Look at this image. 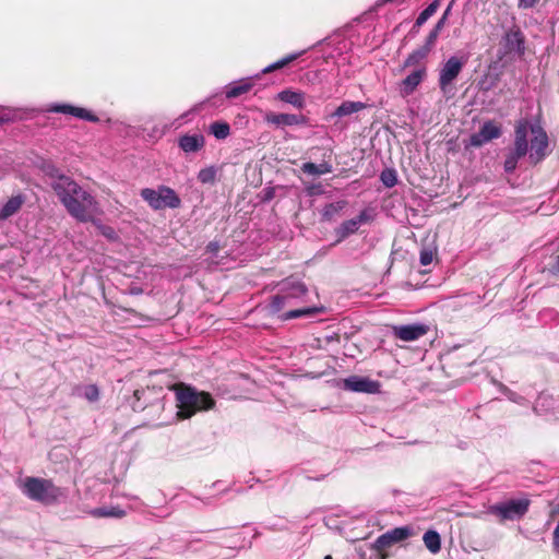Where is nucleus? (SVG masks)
Instances as JSON below:
<instances>
[{
    "instance_id": "1",
    "label": "nucleus",
    "mask_w": 559,
    "mask_h": 559,
    "mask_svg": "<svg viewBox=\"0 0 559 559\" xmlns=\"http://www.w3.org/2000/svg\"><path fill=\"white\" fill-rule=\"evenodd\" d=\"M47 174L56 177L51 187L68 213L82 223L94 222L99 214L95 198L79 186L72 178L59 175L53 165L47 167Z\"/></svg>"
},
{
    "instance_id": "2",
    "label": "nucleus",
    "mask_w": 559,
    "mask_h": 559,
    "mask_svg": "<svg viewBox=\"0 0 559 559\" xmlns=\"http://www.w3.org/2000/svg\"><path fill=\"white\" fill-rule=\"evenodd\" d=\"M171 391L176 394L177 416L180 419H188L200 411L210 408V393L198 391L186 383H175Z\"/></svg>"
},
{
    "instance_id": "3",
    "label": "nucleus",
    "mask_w": 559,
    "mask_h": 559,
    "mask_svg": "<svg viewBox=\"0 0 559 559\" xmlns=\"http://www.w3.org/2000/svg\"><path fill=\"white\" fill-rule=\"evenodd\" d=\"M22 492L31 500L46 506L58 502L62 496L60 487L56 486L51 479L41 477H26L20 486Z\"/></svg>"
},
{
    "instance_id": "4",
    "label": "nucleus",
    "mask_w": 559,
    "mask_h": 559,
    "mask_svg": "<svg viewBox=\"0 0 559 559\" xmlns=\"http://www.w3.org/2000/svg\"><path fill=\"white\" fill-rule=\"evenodd\" d=\"M530 500L519 499L493 504L488 511L500 519V521L515 520L522 518L528 510Z\"/></svg>"
},
{
    "instance_id": "5",
    "label": "nucleus",
    "mask_w": 559,
    "mask_h": 559,
    "mask_svg": "<svg viewBox=\"0 0 559 559\" xmlns=\"http://www.w3.org/2000/svg\"><path fill=\"white\" fill-rule=\"evenodd\" d=\"M374 218L373 211L371 209L362 210L356 217L344 221L336 229L335 235L337 241H342L358 231L361 224L372 222Z\"/></svg>"
},
{
    "instance_id": "6",
    "label": "nucleus",
    "mask_w": 559,
    "mask_h": 559,
    "mask_svg": "<svg viewBox=\"0 0 559 559\" xmlns=\"http://www.w3.org/2000/svg\"><path fill=\"white\" fill-rule=\"evenodd\" d=\"M530 130L533 134L530 146V159L532 163L537 164L546 156L548 136L540 126H531Z\"/></svg>"
},
{
    "instance_id": "7",
    "label": "nucleus",
    "mask_w": 559,
    "mask_h": 559,
    "mask_svg": "<svg viewBox=\"0 0 559 559\" xmlns=\"http://www.w3.org/2000/svg\"><path fill=\"white\" fill-rule=\"evenodd\" d=\"M464 67V61L453 56L447 60L439 73V86L443 93L448 92L449 86L459 76Z\"/></svg>"
},
{
    "instance_id": "8",
    "label": "nucleus",
    "mask_w": 559,
    "mask_h": 559,
    "mask_svg": "<svg viewBox=\"0 0 559 559\" xmlns=\"http://www.w3.org/2000/svg\"><path fill=\"white\" fill-rule=\"evenodd\" d=\"M413 535V530L409 526L395 527L386 533L380 535L376 542L373 547L381 551L388 547H391L393 544L403 542Z\"/></svg>"
},
{
    "instance_id": "9",
    "label": "nucleus",
    "mask_w": 559,
    "mask_h": 559,
    "mask_svg": "<svg viewBox=\"0 0 559 559\" xmlns=\"http://www.w3.org/2000/svg\"><path fill=\"white\" fill-rule=\"evenodd\" d=\"M344 388L353 392L378 393L380 383L366 377L352 376L344 380Z\"/></svg>"
},
{
    "instance_id": "10",
    "label": "nucleus",
    "mask_w": 559,
    "mask_h": 559,
    "mask_svg": "<svg viewBox=\"0 0 559 559\" xmlns=\"http://www.w3.org/2000/svg\"><path fill=\"white\" fill-rule=\"evenodd\" d=\"M264 120L269 124L276 127L304 126L308 122V119L304 115L275 114L272 111L264 115Z\"/></svg>"
},
{
    "instance_id": "11",
    "label": "nucleus",
    "mask_w": 559,
    "mask_h": 559,
    "mask_svg": "<svg viewBox=\"0 0 559 559\" xmlns=\"http://www.w3.org/2000/svg\"><path fill=\"white\" fill-rule=\"evenodd\" d=\"M428 332V328L424 324H407L393 326L395 337L404 342H413L424 336Z\"/></svg>"
},
{
    "instance_id": "12",
    "label": "nucleus",
    "mask_w": 559,
    "mask_h": 559,
    "mask_svg": "<svg viewBox=\"0 0 559 559\" xmlns=\"http://www.w3.org/2000/svg\"><path fill=\"white\" fill-rule=\"evenodd\" d=\"M531 126L527 121H519L515 127L514 151L518 156H525L528 152L527 132Z\"/></svg>"
},
{
    "instance_id": "13",
    "label": "nucleus",
    "mask_w": 559,
    "mask_h": 559,
    "mask_svg": "<svg viewBox=\"0 0 559 559\" xmlns=\"http://www.w3.org/2000/svg\"><path fill=\"white\" fill-rule=\"evenodd\" d=\"M49 111L72 115L80 119H84V120L92 121V122L98 121V118L91 111H88L84 108H81V107L72 106V105H67V104L53 105L50 107Z\"/></svg>"
},
{
    "instance_id": "14",
    "label": "nucleus",
    "mask_w": 559,
    "mask_h": 559,
    "mask_svg": "<svg viewBox=\"0 0 559 559\" xmlns=\"http://www.w3.org/2000/svg\"><path fill=\"white\" fill-rule=\"evenodd\" d=\"M425 75V68L417 69L408 74L401 83V95L404 97L411 95L421 83Z\"/></svg>"
},
{
    "instance_id": "15",
    "label": "nucleus",
    "mask_w": 559,
    "mask_h": 559,
    "mask_svg": "<svg viewBox=\"0 0 559 559\" xmlns=\"http://www.w3.org/2000/svg\"><path fill=\"white\" fill-rule=\"evenodd\" d=\"M306 285L296 280L287 278L281 285V292L287 296L288 301L300 298L307 294Z\"/></svg>"
},
{
    "instance_id": "16",
    "label": "nucleus",
    "mask_w": 559,
    "mask_h": 559,
    "mask_svg": "<svg viewBox=\"0 0 559 559\" xmlns=\"http://www.w3.org/2000/svg\"><path fill=\"white\" fill-rule=\"evenodd\" d=\"M504 48L508 53L516 52L524 53V40L520 32H509L504 36Z\"/></svg>"
},
{
    "instance_id": "17",
    "label": "nucleus",
    "mask_w": 559,
    "mask_h": 559,
    "mask_svg": "<svg viewBox=\"0 0 559 559\" xmlns=\"http://www.w3.org/2000/svg\"><path fill=\"white\" fill-rule=\"evenodd\" d=\"M204 144H205L204 136L199 135V134H193V135L187 134L179 139V147L186 153L197 152L201 147H203Z\"/></svg>"
},
{
    "instance_id": "18",
    "label": "nucleus",
    "mask_w": 559,
    "mask_h": 559,
    "mask_svg": "<svg viewBox=\"0 0 559 559\" xmlns=\"http://www.w3.org/2000/svg\"><path fill=\"white\" fill-rule=\"evenodd\" d=\"M367 105L362 102H343L331 115V117H345L365 109Z\"/></svg>"
},
{
    "instance_id": "19",
    "label": "nucleus",
    "mask_w": 559,
    "mask_h": 559,
    "mask_svg": "<svg viewBox=\"0 0 559 559\" xmlns=\"http://www.w3.org/2000/svg\"><path fill=\"white\" fill-rule=\"evenodd\" d=\"M88 514L93 518L99 519V518H116V519H122L127 515V512L121 509L120 507H100L92 509Z\"/></svg>"
},
{
    "instance_id": "20",
    "label": "nucleus",
    "mask_w": 559,
    "mask_h": 559,
    "mask_svg": "<svg viewBox=\"0 0 559 559\" xmlns=\"http://www.w3.org/2000/svg\"><path fill=\"white\" fill-rule=\"evenodd\" d=\"M277 98L282 102L293 105L301 109L305 107V94L292 90H284L277 94Z\"/></svg>"
},
{
    "instance_id": "21",
    "label": "nucleus",
    "mask_w": 559,
    "mask_h": 559,
    "mask_svg": "<svg viewBox=\"0 0 559 559\" xmlns=\"http://www.w3.org/2000/svg\"><path fill=\"white\" fill-rule=\"evenodd\" d=\"M346 206H347V201H345V200H340V201L326 204L321 211L322 219L325 222L334 221L337 216L341 215L342 211Z\"/></svg>"
},
{
    "instance_id": "22",
    "label": "nucleus",
    "mask_w": 559,
    "mask_h": 559,
    "mask_svg": "<svg viewBox=\"0 0 559 559\" xmlns=\"http://www.w3.org/2000/svg\"><path fill=\"white\" fill-rule=\"evenodd\" d=\"M160 193H162L163 209H165V207L177 209L180 206L181 201H180V198L175 192V190H173L171 188L166 187V186H160Z\"/></svg>"
},
{
    "instance_id": "23",
    "label": "nucleus",
    "mask_w": 559,
    "mask_h": 559,
    "mask_svg": "<svg viewBox=\"0 0 559 559\" xmlns=\"http://www.w3.org/2000/svg\"><path fill=\"white\" fill-rule=\"evenodd\" d=\"M141 197L154 210H162V193L160 187L157 190L145 188L141 190Z\"/></svg>"
},
{
    "instance_id": "24",
    "label": "nucleus",
    "mask_w": 559,
    "mask_h": 559,
    "mask_svg": "<svg viewBox=\"0 0 559 559\" xmlns=\"http://www.w3.org/2000/svg\"><path fill=\"white\" fill-rule=\"evenodd\" d=\"M23 205L21 195L10 198L0 211V218L5 219L15 214Z\"/></svg>"
},
{
    "instance_id": "25",
    "label": "nucleus",
    "mask_w": 559,
    "mask_h": 559,
    "mask_svg": "<svg viewBox=\"0 0 559 559\" xmlns=\"http://www.w3.org/2000/svg\"><path fill=\"white\" fill-rule=\"evenodd\" d=\"M301 170L308 175L320 176L332 173L333 168L332 165L326 162L319 165L308 162L301 166Z\"/></svg>"
},
{
    "instance_id": "26",
    "label": "nucleus",
    "mask_w": 559,
    "mask_h": 559,
    "mask_svg": "<svg viewBox=\"0 0 559 559\" xmlns=\"http://www.w3.org/2000/svg\"><path fill=\"white\" fill-rule=\"evenodd\" d=\"M423 540H424L426 548L431 554H438L440 551L441 539H440V535L436 531H432V530L427 531L424 534Z\"/></svg>"
},
{
    "instance_id": "27",
    "label": "nucleus",
    "mask_w": 559,
    "mask_h": 559,
    "mask_svg": "<svg viewBox=\"0 0 559 559\" xmlns=\"http://www.w3.org/2000/svg\"><path fill=\"white\" fill-rule=\"evenodd\" d=\"M252 87V84L249 81H240L237 82L235 85L230 86L227 92L226 96L228 98H235L238 97L245 93H248Z\"/></svg>"
},
{
    "instance_id": "28",
    "label": "nucleus",
    "mask_w": 559,
    "mask_h": 559,
    "mask_svg": "<svg viewBox=\"0 0 559 559\" xmlns=\"http://www.w3.org/2000/svg\"><path fill=\"white\" fill-rule=\"evenodd\" d=\"M320 311H321V309L317 308V307H306V308L290 310L288 312H285V313L282 314L281 318L283 320H292V319H296V318H299V317H302V316L316 314V313H318Z\"/></svg>"
},
{
    "instance_id": "29",
    "label": "nucleus",
    "mask_w": 559,
    "mask_h": 559,
    "mask_svg": "<svg viewBox=\"0 0 559 559\" xmlns=\"http://www.w3.org/2000/svg\"><path fill=\"white\" fill-rule=\"evenodd\" d=\"M479 131L481 132L483 136L487 139L488 142L499 138L501 134L500 128L492 121L485 122Z\"/></svg>"
},
{
    "instance_id": "30",
    "label": "nucleus",
    "mask_w": 559,
    "mask_h": 559,
    "mask_svg": "<svg viewBox=\"0 0 559 559\" xmlns=\"http://www.w3.org/2000/svg\"><path fill=\"white\" fill-rule=\"evenodd\" d=\"M439 0H433L417 17L415 27L421 26L426 21L432 16L439 8Z\"/></svg>"
},
{
    "instance_id": "31",
    "label": "nucleus",
    "mask_w": 559,
    "mask_h": 559,
    "mask_svg": "<svg viewBox=\"0 0 559 559\" xmlns=\"http://www.w3.org/2000/svg\"><path fill=\"white\" fill-rule=\"evenodd\" d=\"M230 133V127L227 122L212 123V134L219 140L226 139Z\"/></svg>"
},
{
    "instance_id": "32",
    "label": "nucleus",
    "mask_w": 559,
    "mask_h": 559,
    "mask_svg": "<svg viewBox=\"0 0 559 559\" xmlns=\"http://www.w3.org/2000/svg\"><path fill=\"white\" fill-rule=\"evenodd\" d=\"M287 296H285L284 293L281 292V294L275 295L272 297V300L270 302V309L272 312H278L281 311L286 304H288Z\"/></svg>"
},
{
    "instance_id": "33",
    "label": "nucleus",
    "mask_w": 559,
    "mask_h": 559,
    "mask_svg": "<svg viewBox=\"0 0 559 559\" xmlns=\"http://www.w3.org/2000/svg\"><path fill=\"white\" fill-rule=\"evenodd\" d=\"M429 52H430V50H428V48L423 46L421 48H419L418 50L414 51L413 53H411L408 56V58L405 61V66L408 67V66L415 64L416 62L426 58Z\"/></svg>"
},
{
    "instance_id": "34",
    "label": "nucleus",
    "mask_w": 559,
    "mask_h": 559,
    "mask_svg": "<svg viewBox=\"0 0 559 559\" xmlns=\"http://www.w3.org/2000/svg\"><path fill=\"white\" fill-rule=\"evenodd\" d=\"M380 178H381L382 183L388 188L394 187L397 182L396 173L393 169L383 170L381 173Z\"/></svg>"
},
{
    "instance_id": "35",
    "label": "nucleus",
    "mask_w": 559,
    "mask_h": 559,
    "mask_svg": "<svg viewBox=\"0 0 559 559\" xmlns=\"http://www.w3.org/2000/svg\"><path fill=\"white\" fill-rule=\"evenodd\" d=\"M296 58H297V55H290L288 57H285L282 60L266 67L264 69V72L267 73V72L281 69V68L285 67L286 64H288L289 62L294 61Z\"/></svg>"
},
{
    "instance_id": "36",
    "label": "nucleus",
    "mask_w": 559,
    "mask_h": 559,
    "mask_svg": "<svg viewBox=\"0 0 559 559\" xmlns=\"http://www.w3.org/2000/svg\"><path fill=\"white\" fill-rule=\"evenodd\" d=\"M296 58H297V55H290L288 57H285L282 60L266 67L264 69V72L267 73V72L281 69V68L285 67L286 64H288L289 62L294 61Z\"/></svg>"
},
{
    "instance_id": "37",
    "label": "nucleus",
    "mask_w": 559,
    "mask_h": 559,
    "mask_svg": "<svg viewBox=\"0 0 559 559\" xmlns=\"http://www.w3.org/2000/svg\"><path fill=\"white\" fill-rule=\"evenodd\" d=\"M435 255H436V250L430 249V248L423 249L420 251V257H419L420 264L425 265V266L429 265L433 261Z\"/></svg>"
},
{
    "instance_id": "38",
    "label": "nucleus",
    "mask_w": 559,
    "mask_h": 559,
    "mask_svg": "<svg viewBox=\"0 0 559 559\" xmlns=\"http://www.w3.org/2000/svg\"><path fill=\"white\" fill-rule=\"evenodd\" d=\"M522 156H518L515 153H511L507 158H506V162H504V170L507 173H512L515 168H516V165H518V160L521 158Z\"/></svg>"
},
{
    "instance_id": "39",
    "label": "nucleus",
    "mask_w": 559,
    "mask_h": 559,
    "mask_svg": "<svg viewBox=\"0 0 559 559\" xmlns=\"http://www.w3.org/2000/svg\"><path fill=\"white\" fill-rule=\"evenodd\" d=\"M84 395L91 402L97 401L99 397V390H98L97 385H95V384L87 385L85 388Z\"/></svg>"
},
{
    "instance_id": "40",
    "label": "nucleus",
    "mask_w": 559,
    "mask_h": 559,
    "mask_svg": "<svg viewBox=\"0 0 559 559\" xmlns=\"http://www.w3.org/2000/svg\"><path fill=\"white\" fill-rule=\"evenodd\" d=\"M487 139H485L481 134L480 131H478L477 133H474L471 135L469 138V145L471 146H475V147H478V146H481L483 144L487 143Z\"/></svg>"
},
{
    "instance_id": "41",
    "label": "nucleus",
    "mask_w": 559,
    "mask_h": 559,
    "mask_svg": "<svg viewBox=\"0 0 559 559\" xmlns=\"http://www.w3.org/2000/svg\"><path fill=\"white\" fill-rule=\"evenodd\" d=\"M438 36H439V33L437 31L432 29L429 33L424 47L428 48V50H431V48L435 46V43H436Z\"/></svg>"
},
{
    "instance_id": "42",
    "label": "nucleus",
    "mask_w": 559,
    "mask_h": 559,
    "mask_svg": "<svg viewBox=\"0 0 559 559\" xmlns=\"http://www.w3.org/2000/svg\"><path fill=\"white\" fill-rule=\"evenodd\" d=\"M199 179L201 182H210V168H204L199 173Z\"/></svg>"
},
{
    "instance_id": "43",
    "label": "nucleus",
    "mask_w": 559,
    "mask_h": 559,
    "mask_svg": "<svg viewBox=\"0 0 559 559\" xmlns=\"http://www.w3.org/2000/svg\"><path fill=\"white\" fill-rule=\"evenodd\" d=\"M538 1L539 0H520L519 7L524 9L533 8Z\"/></svg>"
},
{
    "instance_id": "44",
    "label": "nucleus",
    "mask_w": 559,
    "mask_h": 559,
    "mask_svg": "<svg viewBox=\"0 0 559 559\" xmlns=\"http://www.w3.org/2000/svg\"><path fill=\"white\" fill-rule=\"evenodd\" d=\"M554 547L556 551L559 554V523L557 524L554 531Z\"/></svg>"
},
{
    "instance_id": "45",
    "label": "nucleus",
    "mask_w": 559,
    "mask_h": 559,
    "mask_svg": "<svg viewBox=\"0 0 559 559\" xmlns=\"http://www.w3.org/2000/svg\"><path fill=\"white\" fill-rule=\"evenodd\" d=\"M445 21H447L445 15H442V17L435 25L433 29L437 31L438 33H440V31L443 28V26L445 24Z\"/></svg>"
},
{
    "instance_id": "46",
    "label": "nucleus",
    "mask_w": 559,
    "mask_h": 559,
    "mask_svg": "<svg viewBox=\"0 0 559 559\" xmlns=\"http://www.w3.org/2000/svg\"><path fill=\"white\" fill-rule=\"evenodd\" d=\"M142 394H144V391H143V390H135V391L133 392V396H134V399H135L138 402L140 401V399H141V395H142Z\"/></svg>"
},
{
    "instance_id": "47",
    "label": "nucleus",
    "mask_w": 559,
    "mask_h": 559,
    "mask_svg": "<svg viewBox=\"0 0 559 559\" xmlns=\"http://www.w3.org/2000/svg\"><path fill=\"white\" fill-rule=\"evenodd\" d=\"M133 409L134 411H142V409H144V406L143 405L133 404Z\"/></svg>"
},
{
    "instance_id": "48",
    "label": "nucleus",
    "mask_w": 559,
    "mask_h": 559,
    "mask_svg": "<svg viewBox=\"0 0 559 559\" xmlns=\"http://www.w3.org/2000/svg\"><path fill=\"white\" fill-rule=\"evenodd\" d=\"M450 10H451V8H450V7H448V9L445 10V12L443 13V15H445V19L448 17Z\"/></svg>"
},
{
    "instance_id": "49",
    "label": "nucleus",
    "mask_w": 559,
    "mask_h": 559,
    "mask_svg": "<svg viewBox=\"0 0 559 559\" xmlns=\"http://www.w3.org/2000/svg\"><path fill=\"white\" fill-rule=\"evenodd\" d=\"M557 270L559 271V255L557 257Z\"/></svg>"
},
{
    "instance_id": "50",
    "label": "nucleus",
    "mask_w": 559,
    "mask_h": 559,
    "mask_svg": "<svg viewBox=\"0 0 559 559\" xmlns=\"http://www.w3.org/2000/svg\"><path fill=\"white\" fill-rule=\"evenodd\" d=\"M324 559H332V556L328 555L324 557Z\"/></svg>"
},
{
    "instance_id": "51",
    "label": "nucleus",
    "mask_w": 559,
    "mask_h": 559,
    "mask_svg": "<svg viewBox=\"0 0 559 559\" xmlns=\"http://www.w3.org/2000/svg\"><path fill=\"white\" fill-rule=\"evenodd\" d=\"M380 559H385V556H381Z\"/></svg>"
}]
</instances>
